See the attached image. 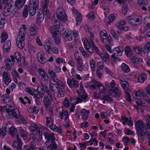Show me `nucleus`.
<instances>
[{"instance_id":"f257e3e1","label":"nucleus","mask_w":150,"mask_h":150,"mask_svg":"<svg viewBox=\"0 0 150 150\" xmlns=\"http://www.w3.org/2000/svg\"><path fill=\"white\" fill-rule=\"evenodd\" d=\"M27 28L25 25H22V27L19 30L18 34L16 38V44L18 47L21 50L24 48L25 40Z\"/></svg>"},{"instance_id":"f03ea898","label":"nucleus","mask_w":150,"mask_h":150,"mask_svg":"<svg viewBox=\"0 0 150 150\" xmlns=\"http://www.w3.org/2000/svg\"><path fill=\"white\" fill-rule=\"evenodd\" d=\"M17 131H18L21 137L24 140L27 138L28 133L22 127H17V130L13 127H11L9 129L10 135L12 137H14L17 134Z\"/></svg>"},{"instance_id":"7ed1b4c3","label":"nucleus","mask_w":150,"mask_h":150,"mask_svg":"<svg viewBox=\"0 0 150 150\" xmlns=\"http://www.w3.org/2000/svg\"><path fill=\"white\" fill-rule=\"evenodd\" d=\"M56 18L55 15L54 17L52 18V21L53 23L54 22L59 23V20L65 22L67 21V16L64 12L62 9H59L56 10Z\"/></svg>"},{"instance_id":"20e7f679","label":"nucleus","mask_w":150,"mask_h":150,"mask_svg":"<svg viewBox=\"0 0 150 150\" xmlns=\"http://www.w3.org/2000/svg\"><path fill=\"white\" fill-rule=\"evenodd\" d=\"M38 0H30L29 4V12L31 16H34L36 13V9L38 7Z\"/></svg>"},{"instance_id":"39448f33","label":"nucleus","mask_w":150,"mask_h":150,"mask_svg":"<svg viewBox=\"0 0 150 150\" xmlns=\"http://www.w3.org/2000/svg\"><path fill=\"white\" fill-rule=\"evenodd\" d=\"M127 18L128 22L132 25L135 27L138 26V23L140 21L141 18V17L136 14L132 15Z\"/></svg>"},{"instance_id":"423d86ee","label":"nucleus","mask_w":150,"mask_h":150,"mask_svg":"<svg viewBox=\"0 0 150 150\" xmlns=\"http://www.w3.org/2000/svg\"><path fill=\"white\" fill-rule=\"evenodd\" d=\"M48 3V0H45L43 3L44 5L43 6V10L42 9H39V11H38V23L42 22L43 21L44 17L43 10L45 12H47Z\"/></svg>"},{"instance_id":"0eeeda50","label":"nucleus","mask_w":150,"mask_h":150,"mask_svg":"<svg viewBox=\"0 0 150 150\" xmlns=\"http://www.w3.org/2000/svg\"><path fill=\"white\" fill-rule=\"evenodd\" d=\"M145 125L146 126V127L144 128L143 129L137 132L138 136L141 137H143L149 135V132H147L146 130L147 128H150V117L149 116L146 119Z\"/></svg>"},{"instance_id":"6e6552de","label":"nucleus","mask_w":150,"mask_h":150,"mask_svg":"<svg viewBox=\"0 0 150 150\" xmlns=\"http://www.w3.org/2000/svg\"><path fill=\"white\" fill-rule=\"evenodd\" d=\"M123 52V48L121 46H119L117 47L114 48L113 49V53L111 56L112 58L115 59H118L120 61L118 56H121Z\"/></svg>"},{"instance_id":"1a4fd4ad","label":"nucleus","mask_w":150,"mask_h":150,"mask_svg":"<svg viewBox=\"0 0 150 150\" xmlns=\"http://www.w3.org/2000/svg\"><path fill=\"white\" fill-rule=\"evenodd\" d=\"M3 82L5 85L8 86L11 81L10 74L7 70L5 69L2 74Z\"/></svg>"},{"instance_id":"9d476101","label":"nucleus","mask_w":150,"mask_h":150,"mask_svg":"<svg viewBox=\"0 0 150 150\" xmlns=\"http://www.w3.org/2000/svg\"><path fill=\"white\" fill-rule=\"evenodd\" d=\"M14 8L13 6L10 4H6L4 8L3 15L5 16H8L10 15L14 11Z\"/></svg>"},{"instance_id":"9b49d317","label":"nucleus","mask_w":150,"mask_h":150,"mask_svg":"<svg viewBox=\"0 0 150 150\" xmlns=\"http://www.w3.org/2000/svg\"><path fill=\"white\" fill-rule=\"evenodd\" d=\"M43 135L44 136L45 139L47 140L45 144L47 145V144L55 142L54 141L55 138L53 133L48 134L46 132H44Z\"/></svg>"},{"instance_id":"f8f14e48","label":"nucleus","mask_w":150,"mask_h":150,"mask_svg":"<svg viewBox=\"0 0 150 150\" xmlns=\"http://www.w3.org/2000/svg\"><path fill=\"white\" fill-rule=\"evenodd\" d=\"M10 57L11 60L10 59L7 58L4 60L6 67L9 70L10 69L13 67L14 62V58L13 56L11 55Z\"/></svg>"},{"instance_id":"ddd939ff","label":"nucleus","mask_w":150,"mask_h":150,"mask_svg":"<svg viewBox=\"0 0 150 150\" xmlns=\"http://www.w3.org/2000/svg\"><path fill=\"white\" fill-rule=\"evenodd\" d=\"M67 83L69 86L71 88H76L78 87L79 86L78 81L74 78L70 79L68 78L67 80Z\"/></svg>"},{"instance_id":"4468645a","label":"nucleus","mask_w":150,"mask_h":150,"mask_svg":"<svg viewBox=\"0 0 150 150\" xmlns=\"http://www.w3.org/2000/svg\"><path fill=\"white\" fill-rule=\"evenodd\" d=\"M134 98L140 100L145 96H148L146 93L143 91L140 90L137 92L132 95Z\"/></svg>"},{"instance_id":"2eb2a0df","label":"nucleus","mask_w":150,"mask_h":150,"mask_svg":"<svg viewBox=\"0 0 150 150\" xmlns=\"http://www.w3.org/2000/svg\"><path fill=\"white\" fill-rule=\"evenodd\" d=\"M16 137L18 142L14 141L12 146L17 149L18 150H22V144L21 143V140L20 139L19 136L17 134Z\"/></svg>"},{"instance_id":"dca6fc26","label":"nucleus","mask_w":150,"mask_h":150,"mask_svg":"<svg viewBox=\"0 0 150 150\" xmlns=\"http://www.w3.org/2000/svg\"><path fill=\"white\" fill-rule=\"evenodd\" d=\"M38 72L39 74L38 77L40 79L45 81L47 80L48 78L47 74L41 69H38Z\"/></svg>"},{"instance_id":"f3484780","label":"nucleus","mask_w":150,"mask_h":150,"mask_svg":"<svg viewBox=\"0 0 150 150\" xmlns=\"http://www.w3.org/2000/svg\"><path fill=\"white\" fill-rule=\"evenodd\" d=\"M54 24V25L51 28V32L52 34H59L60 32L58 30L59 28V23H55L54 22L53 23Z\"/></svg>"},{"instance_id":"a211bd4d","label":"nucleus","mask_w":150,"mask_h":150,"mask_svg":"<svg viewBox=\"0 0 150 150\" xmlns=\"http://www.w3.org/2000/svg\"><path fill=\"white\" fill-rule=\"evenodd\" d=\"M11 46V43L10 40L6 41L3 46V50L4 52H8Z\"/></svg>"},{"instance_id":"6ab92c4d","label":"nucleus","mask_w":150,"mask_h":150,"mask_svg":"<svg viewBox=\"0 0 150 150\" xmlns=\"http://www.w3.org/2000/svg\"><path fill=\"white\" fill-rule=\"evenodd\" d=\"M144 123L141 120H138L136 122L135 124V126L137 132L146 127H144Z\"/></svg>"},{"instance_id":"aec40b11","label":"nucleus","mask_w":150,"mask_h":150,"mask_svg":"<svg viewBox=\"0 0 150 150\" xmlns=\"http://www.w3.org/2000/svg\"><path fill=\"white\" fill-rule=\"evenodd\" d=\"M62 32V35L66 41H71L72 40L71 35H70L69 32L67 31L64 29H63Z\"/></svg>"},{"instance_id":"412c9836","label":"nucleus","mask_w":150,"mask_h":150,"mask_svg":"<svg viewBox=\"0 0 150 150\" xmlns=\"http://www.w3.org/2000/svg\"><path fill=\"white\" fill-rule=\"evenodd\" d=\"M138 3L140 6H142V9L144 11H146L147 8L146 7L148 4V0H138Z\"/></svg>"},{"instance_id":"4be33fe9","label":"nucleus","mask_w":150,"mask_h":150,"mask_svg":"<svg viewBox=\"0 0 150 150\" xmlns=\"http://www.w3.org/2000/svg\"><path fill=\"white\" fill-rule=\"evenodd\" d=\"M25 89L28 93L34 96L36 98L35 100L37 103V100L38 99V92L36 90H33V91H32L28 87H26Z\"/></svg>"},{"instance_id":"5701e85b","label":"nucleus","mask_w":150,"mask_h":150,"mask_svg":"<svg viewBox=\"0 0 150 150\" xmlns=\"http://www.w3.org/2000/svg\"><path fill=\"white\" fill-rule=\"evenodd\" d=\"M5 16L2 13L0 14V28L3 29L4 27L5 24L6 22Z\"/></svg>"},{"instance_id":"b1692460","label":"nucleus","mask_w":150,"mask_h":150,"mask_svg":"<svg viewBox=\"0 0 150 150\" xmlns=\"http://www.w3.org/2000/svg\"><path fill=\"white\" fill-rule=\"evenodd\" d=\"M102 41L103 43H105L107 44V43L108 44L110 45H112V39L110 36H107L105 37V38H102Z\"/></svg>"},{"instance_id":"393cba45","label":"nucleus","mask_w":150,"mask_h":150,"mask_svg":"<svg viewBox=\"0 0 150 150\" xmlns=\"http://www.w3.org/2000/svg\"><path fill=\"white\" fill-rule=\"evenodd\" d=\"M147 75L144 73L140 74L138 78V82L140 83H143L147 79Z\"/></svg>"},{"instance_id":"a878e982","label":"nucleus","mask_w":150,"mask_h":150,"mask_svg":"<svg viewBox=\"0 0 150 150\" xmlns=\"http://www.w3.org/2000/svg\"><path fill=\"white\" fill-rule=\"evenodd\" d=\"M102 59L105 62H108L109 60V56L106 52H103L101 53L100 55Z\"/></svg>"},{"instance_id":"bb28decb","label":"nucleus","mask_w":150,"mask_h":150,"mask_svg":"<svg viewBox=\"0 0 150 150\" xmlns=\"http://www.w3.org/2000/svg\"><path fill=\"white\" fill-rule=\"evenodd\" d=\"M38 58H40V60L38 59V61L42 64H43L46 62V59L45 57V54L43 53L39 54L38 55Z\"/></svg>"},{"instance_id":"cd10ccee","label":"nucleus","mask_w":150,"mask_h":150,"mask_svg":"<svg viewBox=\"0 0 150 150\" xmlns=\"http://www.w3.org/2000/svg\"><path fill=\"white\" fill-rule=\"evenodd\" d=\"M59 115L60 116V118L62 119L64 116L65 117L64 120H66L68 118V112L67 111L62 110L60 112Z\"/></svg>"},{"instance_id":"c85d7f7f","label":"nucleus","mask_w":150,"mask_h":150,"mask_svg":"<svg viewBox=\"0 0 150 150\" xmlns=\"http://www.w3.org/2000/svg\"><path fill=\"white\" fill-rule=\"evenodd\" d=\"M6 115L8 119L13 118V109L9 108L6 110Z\"/></svg>"},{"instance_id":"c756f323","label":"nucleus","mask_w":150,"mask_h":150,"mask_svg":"<svg viewBox=\"0 0 150 150\" xmlns=\"http://www.w3.org/2000/svg\"><path fill=\"white\" fill-rule=\"evenodd\" d=\"M90 113L89 110H87L85 109H82L81 112V116H82V118L84 120H86L87 119L88 115Z\"/></svg>"},{"instance_id":"7c9ffc66","label":"nucleus","mask_w":150,"mask_h":150,"mask_svg":"<svg viewBox=\"0 0 150 150\" xmlns=\"http://www.w3.org/2000/svg\"><path fill=\"white\" fill-rule=\"evenodd\" d=\"M25 3V1H21L20 0H16L15 6L18 8L20 9L23 7V6Z\"/></svg>"},{"instance_id":"2f4dec72","label":"nucleus","mask_w":150,"mask_h":150,"mask_svg":"<svg viewBox=\"0 0 150 150\" xmlns=\"http://www.w3.org/2000/svg\"><path fill=\"white\" fill-rule=\"evenodd\" d=\"M52 37L54 39L55 42L57 44H59L61 42V40L60 36V33L59 34H52Z\"/></svg>"},{"instance_id":"473e14b6","label":"nucleus","mask_w":150,"mask_h":150,"mask_svg":"<svg viewBox=\"0 0 150 150\" xmlns=\"http://www.w3.org/2000/svg\"><path fill=\"white\" fill-rule=\"evenodd\" d=\"M45 128L41 125H39L38 126V133L39 134V135L40 137V139H42V134H43V132H45Z\"/></svg>"},{"instance_id":"72a5a7b5","label":"nucleus","mask_w":150,"mask_h":150,"mask_svg":"<svg viewBox=\"0 0 150 150\" xmlns=\"http://www.w3.org/2000/svg\"><path fill=\"white\" fill-rule=\"evenodd\" d=\"M8 35L7 33L5 31H3L1 34V43H3L7 39Z\"/></svg>"},{"instance_id":"f704fd0d","label":"nucleus","mask_w":150,"mask_h":150,"mask_svg":"<svg viewBox=\"0 0 150 150\" xmlns=\"http://www.w3.org/2000/svg\"><path fill=\"white\" fill-rule=\"evenodd\" d=\"M21 115L19 111L16 109H13V118L18 119L21 117Z\"/></svg>"},{"instance_id":"c9c22d12","label":"nucleus","mask_w":150,"mask_h":150,"mask_svg":"<svg viewBox=\"0 0 150 150\" xmlns=\"http://www.w3.org/2000/svg\"><path fill=\"white\" fill-rule=\"evenodd\" d=\"M29 129L32 133H38V125L35 124L31 126L29 128Z\"/></svg>"},{"instance_id":"e433bc0d","label":"nucleus","mask_w":150,"mask_h":150,"mask_svg":"<svg viewBox=\"0 0 150 150\" xmlns=\"http://www.w3.org/2000/svg\"><path fill=\"white\" fill-rule=\"evenodd\" d=\"M46 125L47 127H51L53 125V120L49 117H46Z\"/></svg>"},{"instance_id":"4c0bfd02","label":"nucleus","mask_w":150,"mask_h":150,"mask_svg":"<svg viewBox=\"0 0 150 150\" xmlns=\"http://www.w3.org/2000/svg\"><path fill=\"white\" fill-rule=\"evenodd\" d=\"M12 106L9 105H6L3 106L0 105V111L1 112H4L6 110L9 108H11Z\"/></svg>"},{"instance_id":"58836bf2","label":"nucleus","mask_w":150,"mask_h":150,"mask_svg":"<svg viewBox=\"0 0 150 150\" xmlns=\"http://www.w3.org/2000/svg\"><path fill=\"white\" fill-rule=\"evenodd\" d=\"M121 67L122 70L125 72H129L130 71L129 67L125 63L122 64L121 65Z\"/></svg>"},{"instance_id":"ea45409f","label":"nucleus","mask_w":150,"mask_h":150,"mask_svg":"<svg viewBox=\"0 0 150 150\" xmlns=\"http://www.w3.org/2000/svg\"><path fill=\"white\" fill-rule=\"evenodd\" d=\"M112 91L115 94L117 97H120L121 96V93L117 87L112 89Z\"/></svg>"},{"instance_id":"a19ab883","label":"nucleus","mask_w":150,"mask_h":150,"mask_svg":"<svg viewBox=\"0 0 150 150\" xmlns=\"http://www.w3.org/2000/svg\"><path fill=\"white\" fill-rule=\"evenodd\" d=\"M23 150H36V147L33 145H31L30 146L26 145L23 147Z\"/></svg>"},{"instance_id":"79ce46f5","label":"nucleus","mask_w":150,"mask_h":150,"mask_svg":"<svg viewBox=\"0 0 150 150\" xmlns=\"http://www.w3.org/2000/svg\"><path fill=\"white\" fill-rule=\"evenodd\" d=\"M28 15V7L27 5L24 6L23 12V16L25 18H26Z\"/></svg>"},{"instance_id":"37998d69","label":"nucleus","mask_w":150,"mask_h":150,"mask_svg":"<svg viewBox=\"0 0 150 150\" xmlns=\"http://www.w3.org/2000/svg\"><path fill=\"white\" fill-rule=\"evenodd\" d=\"M50 98L48 97H44V102L45 106L46 107H48L51 105V102Z\"/></svg>"},{"instance_id":"c03bdc74","label":"nucleus","mask_w":150,"mask_h":150,"mask_svg":"<svg viewBox=\"0 0 150 150\" xmlns=\"http://www.w3.org/2000/svg\"><path fill=\"white\" fill-rule=\"evenodd\" d=\"M51 44H49V43L47 44H44V46L45 48V49L47 52L48 54H51V52L50 50H51L52 47L51 45Z\"/></svg>"},{"instance_id":"a18cd8bd","label":"nucleus","mask_w":150,"mask_h":150,"mask_svg":"<svg viewBox=\"0 0 150 150\" xmlns=\"http://www.w3.org/2000/svg\"><path fill=\"white\" fill-rule=\"evenodd\" d=\"M13 57L14 58V59H16L18 63H19V62L21 63V57L19 52H16L14 54V56Z\"/></svg>"},{"instance_id":"49530a36","label":"nucleus","mask_w":150,"mask_h":150,"mask_svg":"<svg viewBox=\"0 0 150 150\" xmlns=\"http://www.w3.org/2000/svg\"><path fill=\"white\" fill-rule=\"evenodd\" d=\"M50 143L51 144L47 147L49 149H55L57 148V146L55 142H53Z\"/></svg>"},{"instance_id":"de8ad7c7","label":"nucleus","mask_w":150,"mask_h":150,"mask_svg":"<svg viewBox=\"0 0 150 150\" xmlns=\"http://www.w3.org/2000/svg\"><path fill=\"white\" fill-rule=\"evenodd\" d=\"M54 94V95H57V97L59 98L63 97L64 96V92L62 90H59L57 92H55Z\"/></svg>"},{"instance_id":"09e8293b","label":"nucleus","mask_w":150,"mask_h":150,"mask_svg":"<svg viewBox=\"0 0 150 150\" xmlns=\"http://www.w3.org/2000/svg\"><path fill=\"white\" fill-rule=\"evenodd\" d=\"M120 83L122 87L124 88L128 86V83L126 81H122V79H120Z\"/></svg>"},{"instance_id":"8fccbe9b","label":"nucleus","mask_w":150,"mask_h":150,"mask_svg":"<svg viewBox=\"0 0 150 150\" xmlns=\"http://www.w3.org/2000/svg\"><path fill=\"white\" fill-rule=\"evenodd\" d=\"M83 44L85 49L88 48V47H89L91 46L89 41L86 38H85L84 40Z\"/></svg>"},{"instance_id":"3c124183","label":"nucleus","mask_w":150,"mask_h":150,"mask_svg":"<svg viewBox=\"0 0 150 150\" xmlns=\"http://www.w3.org/2000/svg\"><path fill=\"white\" fill-rule=\"evenodd\" d=\"M115 16L113 14H111L109 15L108 18L109 20V21H108L107 23L108 24L110 25V23L113 22L115 19Z\"/></svg>"},{"instance_id":"603ef678","label":"nucleus","mask_w":150,"mask_h":150,"mask_svg":"<svg viewBox=\"0 0 150 150\" xmlns=\"http://www.w3.org/2000/svg\"><path fill=\"white\" fill-rule=\"evenodd\" d=\"M100 36L101 37V38L102 39V38H104L103 36L105 37L107 36V32L105 30H102L100 33Z\"/></svg>"},{"instance_id":"864d4df0","label":"nucleus","mask_w":150,"mask_h":150,"mask_svg":"<svg viewBox=\"0 0 150 150\" xmlns=\"http://www.w3.org/2000/svg\"><path fill=\"white\" fill-rule=\"evenodd\" d=\"M97 67L99 68L100 69H103L104 68V63L103 61H100L98 62L97 64Z\"/></svg>"},{"instance_id":"5fc2aeb1","label":"nucleus","mask_w":150,"mask_h":150,"mask_svg":"<svg viewBox=\"0 0 150 150\" xmlns=\"http://www.w3.org/2000/svg\"><path fill=\"white\" fill-rule=\"evenodd\" d=\"M30 30L31 32H34V34H35L36 33L37 28L34 25V24H31L30 27Z\"/></svg>"},{"instance_id":"6e6d98bb","label":"nucleus","mask_w":150,"mask_h":150,"mask_svg":"<svg viewBox=\"0 0 150 150\" xmlns=\"http://www.w3.org/2000/svg\"><path fill=\"white\" fill-rule=\"evenodd\" d=\"M29 51L30 53L35 52V48L31 45H29L28 46Z\"/></svg>"},{"instance_id":"4d7b16f0","label":"nucleus","mask_w":150,"mask_h":150,"mask_svg":"<svg viewBox=\"0 0 150 150\" xmlns=\"http://www.w3.org/2000/svg\"><path fill=\"white\" fill-rule=\"evenodd\" d=\"M134 50L135 52L137 54H140L142 51V48L139 46H137L134 48Z\"/></svg>"},{"instance_id":"13d9d810","label":"nucleus","mask_w":150,"mask_h":150,"mask_svg":"<svg viewBox=\"0 0 150 150\" xmlns=\"http://www.w3.org/2000/svg\"><path fill=\"white\" fill-rule=\"evenodd\" d=\"M37 107H34L33 108H30L29 109V111L30 112L33 114H36L37 113Z\"/></svg>"},{"instance_id":"bf43d9fd","label":"nucleus","mask_w":150,"mask_h":150,"mask_svg":"<svg viewBox=\"0 0 150 150\" xmlns=\"http://www.w3.org/2000/svg\"><path fill=\"white\" fill-rule=\"evenodd\" d=\"M87 17L91 20H93L95 18V16L93 12H90V13L87 16Z\"/></svg>"},{"instance_id":"052dcab7","label":"nucleus","mask_w":150,"mask_h":150,"mask_svg":"<svg viewBox=\"0 0 150 150\" xmlns=\"http://www.w3.org/2000/svg\"><path fill=\"white\" fill-rule=\"evenodd\" d=\"M37 133H32L30 134V137L33 140H38L37 139Z\"/></svg>"},{"instance_id":"680f3d73","label":"nucleus","mask_w":150,"mask_h":150,"mask_svg":"<svg viewBox=\"0 0 150 150\" xmlns=\"http://www.w3.org/2000/svg\"><path fill=\"white\" fill-rule=\"evenodd\" d=\"M131 50L129 46H126L125 48V53L126 54L127 56L129 57L128 55L130 52Z\"/></svg>"},{"instance_id":"e2e57ef3","label":"nucleus","mask_w":150,"mask_h":150,"mask_svg":"<svg viewBox=\"0 0 150 150\" xmlns=\"http://www.w3.org/2000/svg\"><path fill=\"white\" fill-rule=\"evenodd\" d=\"M125 130V134L127 135H133L134 134V132L129 129H126Z\"/></svg>"},{"instance_id":"0e129e2a","label":"nucleus","mask_w":150,"mask_h":150,"mask_svg":"<svg viewBox=\"0 0 150 150\" xmlns=\"http://www.w3.org/2000/svg\"><path fill=\"white\" fill-rule=\"evenodd\" d=\"M56 83L58 84L57 86L59 87H61L64 88V85L63 82L59 80Z\"/></svg>"},{"instance_id":"69168bd1","label":"nucleus","mask_w":150,"mask_h":150,"mask_svg":"<svg viewBox=\"0 0 150 150\" xmlns=\"http://www.w3.org/2000/svg\"><path fill=\"white\" fill-rule=\"evenodd\" d=\"M48 73L51 76L52 78L56 77L55 73L53 71L49 69L48 70Z\"/></svg>"},{"instance_id":"338daca9","label":"nucleus","mask_w":150,"mask_h":150,"mask_svg":"<svg viewBox=\"0 0 150 150\" xmlns=\"http://www.w3.org/2000/svg\"><path fill=\"white\" fill-rule=\"evenodd\" d=\"M110 32L113 38H115L116 39L118 40L117 35L113 30H110Z\"/></svg>"},{"instance_id":"774afa93","label":"nucleus","mask_w":150,"mask_h":150,"mask_svg":"<svg viewBox=\"0 0 150 150\" xmlns=\"http://www.w3.org/2000/svg\"><path fill=\"white\" fill-rule=\"evenodd\" d=\"M145 50H149V52L150 51V43L147 42L144 46Z\"/></svg>"}]
</instances>
